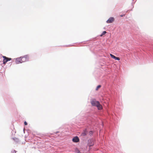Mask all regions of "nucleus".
<instances>
[{
  "label": "nucleus",
  "instance_id": "423d86ee",
  "mask_svg": "<svg viewBox=\"0 0 153 153\" xmlns=\"http://www.w3.org/2000/svg\"><path fill=\"white\" fill-rule=\"evenodd\" d=\"M72 141L75 143H77L79 141V139L77 136L74 137L72 139Z\"/></svg>",
  "mask_w": 153,
  "mask_h": 153
},
{
  "label": "nucleus",
  "instance_id": "39448f33",
  "mask_svg": "<svg viewBox=\"0 0 153 153\" xmlns=\"http://www.w3.org/2000/svg\"><path fill=\"white\" fill-rule=\"evenodd\" d=\"M114 20V18L112 17H110L108 20L106 21V22L108 23H111L113 22Z\"/></svg>",
  "mask_w": 153,
  "mask_h": 153
},
{
  "label": "nucleus",
  "instance_id": "ddd939ff",
  "mask_svg": "<svg viewBox=\"0 0 153 153\" xmlns=\"http://www.w3.org/2000/svg\"><path fill=\"white\" fill-rule=\"evenodd\" d=\"M125 16V15H123V16ZM120 16L121 17H122V16H123V15H120Z\"/></svg>",
  "mask_w": 153,
  "mask_h": 153
},
{
  "label": "nucleus",
  "instance_id": "0eeeda50",
  "mask_svg": "<svg viewBox=\"0 0 153 153\" xmlns=\"http://www.w3.org/2000/svg\"><path fill=\"white\" fill-rule=\"evenodd\" d=\"M110 56L111 57V58L115 59V60H120V58L119 57H116L114 55L112 54H110Z\"/></svg>",
  "mask_w": 153,
  "mask_h": 153
},
{
  "label": "nucleus",
  "instance_id": "9b49d317",
  "mask_svg": "<svg viewBox=\"0 0 153 153\" xmlns=\"http://www.w3.org/2000/svg\"><path fill=\"white\" fill-rule=\"evenodd\" d=\"M12 153H16V151L14 150L12 151Z\"/></svg>",
  "mask_w": 153,
  "mask_h": 153
},
{
  "label": "nucleus",
  "instance_id": "f257e3e1",
  "mask_svg": "<svg viewBox=\"0 0 153 153\" xmlns=\"http://www.w3.org/2000/svg\"><path fill=\"white\" fill-rule=\"evenodd\" d=\"M91 103L93 106H97L99 110L102 109V106L98 101L93 100L91 101Z\"/></svg>",
  "mask_w": 153,
  "mask_h": 153
},
{
  "label": "nucleus",
  "instance_id": "f8f14e48",
  "mask_svg": "<svg viewBox=\"0 0 153 153\" xmlns=\"http://www.w3.org/2000/svg\"><path fill=\"white\" fill-rule=\"evenodd\" d=\"M24 124L25 125H27V123L26 121H25L24 122Z\"/></svg>",
  "mask_w": 153,
  "mask_h": 153
},
{
  "label": "nucleus",
  "instance_id": "4468645a",
  "mask_svg": "<svg viewBox=\"0 0 153 153\" xmlns=\"http://www.w3.org/2000/svg\"><path fill=\"white\" fill-rule=\"evenodd\" d=\"M78 153H80V152L79 151H78Z\"/></svg>",
  "mask_w": 153,
  "mask_h": 153
},
{
  "label": "nucleus",
  "instance_id": "f03ea898",
  "mask_svg": "<svg viewBox=\"0 0 153 153\" xmlns=\"http://www.w3.org/2000/svg\"><path fill=\"white\" fill-rule=\"evenodd\" d=\"M2 57L4 59L3 60V63L4 64H5L7 62L11 59V58L7 57L4 56H2Z\"/></svg>",
  "mask_w": 153,
  "mask_h": 153
},
{
  "label": "nucleus",
  "instance_id": "1a4fd4ad",
  "mask_svg": "<svg viewBox=\"0 0 153 153\" xmlns=\"http://www.w3.org/2000/svg\"><path fill=\"white\" fill-rule=\"evenodd\" d=\"M106 33V32L105 31H104L100 35V36H103Z\"/></svg>",
  "mask_w": 153,
  "mask_h": 153
},
{
  "label": "nucleus",
  "instance_id": "9d476101",
  "mask_svg": "<svg viewBox=\"0 0 153 153\" xmlns=\"http://www.w3.org/2000/svg\"><path fill=\"white\" fill-rule=\"evenodd\" d=\"M101 87V86L100 85H98V86H97L96 88V90H97L100 88Z\"/></svg>",
  "mask_w": 153,
  "mask_h": 153
},
{
  "label": "nucleus",
  "instance_id": "6e6552de",
  "mask_svg": "<svg viewBox=\"0 0 153 153\" xmlns=\"http://www.w3.org/2000/svg\"><path fill=\"white\" fill-rule=\"evenodd\" d=\"M87 133V131L86 129H85L82 133L81 135L83 136H85L86 135Z\"/></svg>",
  "mask_w": 153,
  "mask_h": 153
},
{
  "label": "nucleus",
  "instance_id": "7ed1b4c3",
  "mask_svg": "<svg viewBox=\"0 0 153 153\" xmlns=\"http://www.w3.org/2000/svg\"><path fill=\"white\" fill-rule=\"evenodd\" d=\"M22 58V62H24L25 61H27L29 60V58L28 55H25L21 57Z\"/></svg>",
  "mask_w": 153,
  "mask_h": 153
},
{
  "label": "nucleus",
  "instance_id": "20e7f679",
  "mask_svg": "<svg viewBox=\"0 0 153 153\" xmlns=\"http://www.w3.org/2000/svg\"><path fill=\"white\" fill-rule=\"evenodd\" d=\"M22 60L21 57L19 58H17L16 59V64H19L20 63H22Z\"/></svg>",
  "mask_w": 153,
  "mask_h": 153
}]
</instances>
